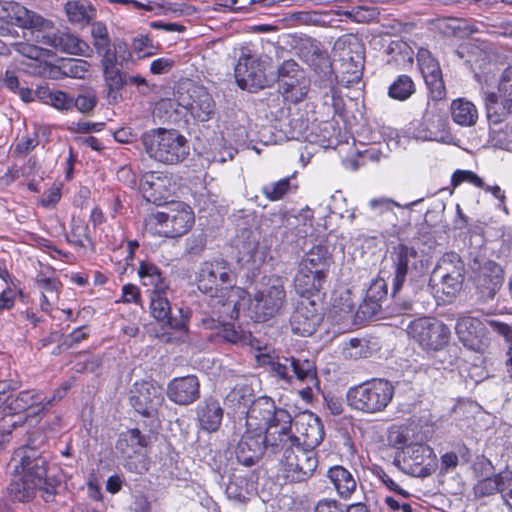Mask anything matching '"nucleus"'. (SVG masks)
Masks as SVG:
<instances>
[{
    "instance_id": "nucleus-38",
    "label": "nucleus",
    "mask_w": 512,
    "mask_h": 512,
    "mask_svg": "<svg viewBox=\"0 0 512 512\" xmlns=\"http://www.w3.org/2000/svg\"><path fill=\"white\" fill-rule=\"evenodd\" d=\"M434 458L433 450L427 445L413 444L404 450V462L411 469L429 466Z\"/></svg>"
},
{
    "instance_id": "nucleus-14",
    "label": "nucleus",
    "mask_w": 512,
    "mask_h": 512,
    "mask_svg": "<svg viewBox=\"0 0 512 512\" xmlns=\"http://www.w3.org/2000/svg\"><path fill=\"white\" fill-rule=\"evenodd\" d=\"M167 290H152L150 294V313L154 319L165 326L189 331V313L184 314L182 309L178 310L179 317L171 315V306L166 297Z\"/></svg>"
},
{
    "instance_id": "nucleus-25",
    "label": "nucleus",
    "mask_w": 512,
    "mask_h": 512,
    "mask_svg": "<svg viewBox=\"0 0 512 512\" xmlns=\"http://www.w3.org/2000/svg\"><path fill=\"white\" fill-rule=\"evenodd\" d=\"M266 255V248L260 245L255 236L250 234L238 247V262L249 269L262 265Z\"/></svg>"
},
{
    "instance_id": "nucleus-59",
    "label": "nucleus",
    "mask_w": 512,
    "mask_h": 512,
    "mask_svg": "<svg viewBox=\"0 0 512 512\" xmlns=\"http://www.w3.org/2000/svg\"><path fill=\"white\" fill-rule=\"evenodd\" d=\"M512 93V66L508 67L502 73L498 83V94L497 96H503Z\"/></svg>"
},
{
    "instance_id": "nucleus-10",
    "label": "nucleus",
    "mask_w": 512,
    "mask_h": 512,
    "mask_svg": "<svg viewBox=\"0 0 512 512\" xmlns=\"http://www.w3.org/2000/svg\"><path fill=\"white\" fill-rule=\"evenodd\" d=\"M267 63L253 56H242L235 67V78L242 89L257 91L273 80L266 74Z\"/></svg>"
},
{
    "instance_id": "nucleus-7",
    "label": "nucleus",
    "mask_w": 512,
    "mask_h": 512,
    "mask_svg": "<svg viewBox=\"0 0 512 512\" xmlns=\"http://www.w3.org/2000/svg\"><path fill=\"white\" fill-rule=\"evenodd\" d=\"M285 301L284 287L278 278H270L262 284L248 304L257 321H266L279 313Z\"/></svg>"
},
{
    "instance_id": "nucleus-50",
    "label": "nucleus",
    "mask_w": 512,
    "mask_h": 512,
    "mask_svg": "<svg viewBox=\"0 0 512 512\" xmlns=\"http://www.w3.org/2000/svg\"><path fill=\"white\" fill-rule=\"evenodd\" d=\"M343 353L348 358L360 359L369 357L371 349L366 340L353 338L344 345Z\"/></svg>"
},
{
    "instance_id": "nucleus-58",
    "label": "nucleus",
    "mask_w": 512,
    "mask_h": 512,
    "mask_svg": "<svg viewBox=\"0 0 512 512\" xmlns=\"http://www.w3.org/2000/svg\"><path fill=\"white\" fill-rule=\"evenodd\" d=\"M97 100L92 95H79L76 99L72 98V109L75 107L82 113H88L94 109Z\"/></svg>"
},
{
    "instance_id": "nucleus-1",
    "label": "nucleus",
    "mask_w": 512,
    "mask_h": 512,
    "mask_svg": "<svg viewBox=\"0 0 512 512\" xmlns=\"http://www.w3.org/2000/svg\"><path fill=\"white\" fill-rule=\"evenodd\" d=\"M233 274L224 260L204 262L198 272V289L211 295L210 305L213 313L218 315L222 324V336L231 343H238L244 338L242 331L237 330L228 321L235 320L240 311L248 305V294L240 287H219L232 282Z\"/></svg>"
},
{
    "instance_id": "nucleus-46",
    "label": "nucleus",
    "mask_w": 512,
    "mask_h": 512,
    "mask_svg": "<svg viewBox=\"0 0 512 512\" xmlns=\"http://www.w3.org/2000/svg\"><path fill=\"white\" fill-rule=\"evenodd\" d=\"M509 478V473H503L491 478L479 481L475 486V493L479 496H487L495 492H505V486Z\"/></svg>"
},
{
    "instance_id": "nucleus-60",
    "label": "nucleus",
    "mask_w": 512,
    "mask_h": 512,
    "mask_svg": "<svg viewBox=\"0 0 512 512\" xmlns=\"http://www.w3.org/2000/svg\"><path fill=\"white\" fill-rule=\"evenodd\" d=\"M140 290L134 284H125L122 288V302L124 303H139Z\"/></svg>"
},
{
    "instance_id": "nucleus-23",
    "label": "nucleus",
    "mask_w": 512,
    "mask_h": 512,
    "mask_svg": "<svg viewBox=\"0 0 512 512\" xmlns=\"http://www.w3.org/2000/svg\"><path fill=\"white\" fill-rule=\"evenodd\" d=\"M418 65L426 84L430 87L437 97H442L444 84L439 63L431 56L427 50L418 52Z\"/></svg>"
},
{
    "instance_id": "nucleus-63",
    "label": "nucleus",
    "mask_w": 512,
    "mask_h": 512,
    "mask_svg": "<svg viewBox=\"0 0 512 512\" xmlns=\"http://www.w3.org/2000/svg\"><path fill=\"white\" fill-rule=\"evenodd\" d=\"M37 285L42 292H45V294L55 296L57 298L59 282L56 280L46 277L38 278Z\"/></svg>"
},
{
    "instance_id": "nucleus-36",
    "label": "nucleus",
    "mask_w": 512,
    "mask_h": 512,
    "mask_svg": "<svg viewBox=\"0 0 512 512\" xmlns=\"http://www.w3.org/2000/svg\"><path fill=\"white\" fill-rule=\"evenodd\" d=\"M290 366L296 379L306 384L305 391L311 392L312 388H318L316 367L312 361L291 358Z\"/></svg>"
},
{
    "instance_id": "nucleus-45",
    "label": "nucleus",
    "mask_w": 512,
    "mask_h": 512,
    "mask_svg": "<svg viewBox=\"0 0 512 512\" xmlns=\"http://www.w3.org/2000/svg\"><path fill=\"white\" fill-rule=\"evenodd\" d=\"M464 278H454L452 277H433L432 281L434 282V287L436 289V293L441 295L443 301L452 300L461 290L462 282Z\"/></svg>"
},
{
    "instance_id": "nucleus-20",
    "label": "nucleus",
    "mask_w": 512,
    "mask_h": 512,
    "mask_svg": "<svg viewBox=\"0 0 512 512\" xmlns=\"http://www.w3.org/2000/svg\"><path fill=\"white\" fill-rule=\"evenodd\" d=\"M321 314L313 301L305 299L300 302L291 317V327L294 333L310 336L321 322Z\"/></svg>"
},
{
    "instance_id": "nucleus-12",
    "label": "nucleus",
    "mask_w": 512,
    "mask_h": 512,
    "mask_svg": "<svg viewBox=\"0 0 512 512\" xmlns=\"http://www.w3.org/2000/svg\"><path fill=\"white\" fill-rule=\"evenodd\" d=\"M7 494L14 502H29L39 494L46 502L56 494L55 484L38 485V482L24 478L12 471V478L7 487Z\"/></svg>"
},
{
    "instance_id": "nucleus-51",
    "label": "nucleus",
    "mask_w": 512,
    "mask_h": 512,
    "mask_svg": "<svg viewBox=\"0 0 512 512\" xmlns=\"http://www.w3.org/2000/svg\"><path fill=\"white\" fill-rule=\"evenodd\" d=\"M67 238L74 245L84 247L85 242L90 241L88 225L83 220L73 219Z\"/></svg>"
},
{
    "instance_id": "nucleus-64",
    "label": "nucleus",
    "mask_w": 512,
    "mask_h": 512,
    "mask_svg": "<svg viewBox=\"0 0 512 512\" xmlns=\"http://www.w3.org/2000/svg\"><path fill=\"white\" fill-rule=\"evenodd\" d=\"M314 512H345V510L335 500L325 499L317 503Z\"/></svg>"
},
{
    "instance_id": "nucleus-42",
    "label": "nucleus",
    "mask_w": 512,
    "mask_h": 512,
    "mask_svg": "<svg viewBox=\"0 0 512 512\" xmlns=\"http://www.w3.org/2000/svg\"><path fill=\"white\" fill-rule=\"evenodd\" d=\"M91 36L93 39V46L97 53L101 56L115 54L111 50V39L109 36L108 28L103 22H94L91 27Z\"/></svg>"
},
{
    "instance_id": "nucleus-37",
    "label": "nucleus",
    "mask_w": 512,
    "mask_h": 512,
    "mask_svg": "<svg viewBox=\"0 0 512 512\" xmlns=\"http://www.w3.org/2000/svg\"><path fill=\"white\" fill-rule=\"evenodd\" d=\"M433 277L464 278V264L457 254L447 253L440 258Z\"/></svg>"
},
{
    "instance_id": "nucleus-9",
    "label": "nucleus",
    "mask_w": 512,
    "mask_h": 512,
    "mask_svg": "<svg viewBox=\"0 0 512 512\" xmlns=\"http://www.w3.org/2000/svg\"><path fill=\"white\" fill-rule=\"evenodd\" d=\"M284 477L290 481H304L312 476L318 460L315 452L299 445L286 448L281 461Z\"/></svg>"
},
{
    "instance_id": "nucleus-16",
    "label": "nucleus",
    "mask_w": 512,
    "mask_h": 512,
    "mask_svg": "<svg viewBox=\"0 0 512 512\" xmlns=\"http://www.w3.org/2000/svg\"><path fill=\"white\" fill-rule=\"evenodd\" d=\"M164 401L162 390L150 382L135 383L130 403L141 415L153 416Z\"/></svg>"
},
{
    "instance_id": "nucleus-43",
    "label": "nucleus",
    "mask_w": 512,
    "mask_h": 512,
    "mask_svg": "<svg viewBox=\"0 0 512 512\" xmlns=\"http://www.w3.org/2000/svg\"><path fill=\"white\" fill-rule=\"evenodd\" d=\"M293 177H286L269 183L261 188L263 195L270 201H278L285 195L296 191L297 185L292 183Z\"/></svg>"
},
{
    "instance_id": "nucleus-47",
    "label": "nucleus",
    "mask_w": 512,
    "mask_h": 512,
    "mask_svg": "<svg viewBox=\"0 0 512 512\" xmlns=\"http://www.w3.org/2000/svg\"><path fill=\"white\" fill-rule=\"evenodd\" d=\"M170 215L164 212L152 213L145 218V229L152 234L169 236Z\"/></svg>"
},
{
    "instance_id": "nucleus-17",
    "label": "nucleus",
    "mask_w": 512,
    "mask_h": 512,
    "mask_svg": "<svg viewBox=\"0 0 512 512\" xmlns=\"http://www.w3.org/2000/svg\"><path fill=\"white\" fill-rule=\"evenodd\" d=\"M459 340L467 348L484 352L487 348V337L483 323L474 317L464 316L458 319L455 326Z\"/></svg>"
},
{
    "instance_id": "nucleus-56",
    "label": "nucleus",
    "mask_w": 512,
    "mask_h": 512,
    "mask_svg": "<svg viewBox=\"0 0 512 512\" xmlns=\"http://www.w3.org/2000/svg\"><path fill=\"white\" fill-rule=\"evenodd\" d=\"M48 102L51 106L61 111H68L72 109V97L63 91L50 92L48 95Z\"/></svg>"
},
{
    "instance_id": "nucleus-44",
    "label": "nucleus",
    "mask_w": 512,
    "mask_h": 512,
    "mask_svg": "<svg viewBox=\"0 0 512 512\" xmlns=\"http://www.w3.org/2000/svg\"><path fill=\"white\" fill-rule=\"evenodd\" d=\"M499 100L501 102L503 110H505L508 114H512V93L509 94V96H497V94L493 92L486 93L484 101L487 111V117L494 123L500 121L499 115L497 114Z\"/></svg>"
},
{
    "instance_id": "nucleus-55",
    "label": "nucleus",
    "mask_w": 512,
    "mask_h": 512,
    "mask_svg": "<svg viewBox=\"0 0 512 512\" xmlns=\"http://www.w3.org/2000/svg\"><path fill=\"white\" fill-rule=\"evenodd\" d=\"M451 182L454 187L463 182H469L476 187H483L484 185L482 179L476 173L469 170H457L452 175Z\"/></svg>"
},
{
    "instance_id": "nucleus-5",
    "label": "nucleus",
    "mask_w": 512,
    "mask_h": 512,
    "mask_svg": "<svg viewBox=\"0 0 512 512\" xmlns=\"http://www.w3.org/2000/svg\"><path fill=\"white\" fill-rule=\"evenodd\" d=\"M11 26L47 31L52 29L54 24L51 20L28 10L17 2L2 3L0 1V36L11 35Z\"/></svg>"
},
{
    "instance_id": "nucleus-49",
    "label": "nucleus",
    "mask_w": 512,
    "mask_h": 512,
    "mask_svg": "<svg viewBox=\"0 0 512 512\" xmlns=\"http://www.w3.org/2000/svg\"><path fill=\"white\" fill-rule=\"evenodd\" d=\"M131 50L139 59H141L155 55L158 47L154 45L149 36L140 34L133 38Z\"/></svg>"
},
{
    "instance_id": "nucleus-11",
    "label": "nucleus",
    "mask_w": 512,
    "mask_h": 512,
    "mask_svg": "<svg viewBox=\"0 0 512 512\" xmlns=\"http://www.w3.org/2000/svg\"><path fill=\"white\" fill-rule=\"evenodd\" d=\"M296 433L290 436L291 424L288 429V437H284L278 444L299 445L312 451L322 442L324 427L320 419L312 413H304L296 419Z\"/></svg>"
},
{
    "instance_id": "nucleus-21",
    "label": "nucleus",
    "mask_w": 512,
    "mask_h": 512,
    "mask_svg": "<svg viewBox=\"0 0 512 512\" xmlns=\"http://www.w3.org/2000/svg\"><path fill=\"white\" fill-rule=\"evenodd\" d=\"M10 409L14 413H24L23 423L28 418H34L39 416L45 410V396L42 392L36 390H25L19 392L11 401ZM20 423V421H19ZM18 422L13 423V426Z\"/></svg>"
},
{
    "instance_id": "nucleus-24",
    "label": "nucleus",
    "mask_w": 512,
    "mask_h": 512,
    "mask_svg": "<svg viewBox=\"0 0 512 512\" xmlns=\"http://www.w3.org/2000/svg\"><path fill=\"white\" fill-rule=\"evenodd\" d=\"M118 60L115 54H107L101 59L103 76L108 89V98L114 102L118 99V91L124 86V75L117 67Z\"/></svg>"
},
{
    "instance_id": "nucleus-52",
    "label": "nucleus",
    "mask_w": 512,
    "mask_h": 512,
    "mask_svg": "<svg viewBox=\"0 0 512 512\" xmlns=\"http://www.w3.org/2000/svg\"><path fill=\"white\" fill-rule=\"evenodd\" d=\"M164 182L165 179L154 172L145 175L141 183V188L149 201L158 200L156 192H160L161 188L164 186Z\"/></svg>"
},
{
    "instance_id": "nucleus-19",
    "label": "nucleus",
    "mask_w": 512,
    "mask_h": 512,
    "mask_svg": "<svg viewBox=\"0 0 512 512\" xmlns=\"http://www.w3.org/2000/svg\"><path fill=\"white\" fill-rule=\"evenodd\" d=\"M265 442V434L246 428L235 449L238 462L244 466L254 465L264 452Z\"/></svg>"
},
{
    "instance_id": "nucleus-3",
    "label": "nucleus",
    "mask_w": 512,
    "mask_h": 512,
    "mask_svg": "<svg viewBox=\"0 0 512 512\" xmlns=\"http://www.w3.org/2000/svg\"><path fill=\"white\" fill-rule=\"evenodd\" d=\"M141 142L149 158L163 164H178L189 155L187 139L174 129H150L142 134Z\"/></svg>"
},
{
    "instance_id": "nucleus-53",
    "label": "nucleus",
    "mask_w": 512,
    "mask_h": 512,
    "mask_svg": "<svg viewBox=\"0 0 512 512\" xmlns=\"http://www.w3.org/2000/svg\"><path fill=\"white\" fill-rule=\"evenodd\" d=\"M344 15L352 21L366 23L376 19L378 12L373 7L360 6L350 11L344 12Z\"/></svg>"
},
{
    "instance_id": "nucleus-2",
    "label": "nucleus",
    "mask_w": 512,
    "mask_h": 512,
    "mask_svg": "<svg viewBox=\"0 0 512 512\" xmlns=\"http://www.w3.org/2000/svg\"><path fill=\"white\" fill-rule=\"evenodd\" d=\"M291 415L284 409H276L269 397H260L253 401L244 417L247 429L265 434L267 443L277 446L284 437H288Z\"/></svg>"
},
{
    "instance_id": "nucleus-32",
    "label": "nucleus",
    "mask_w": 512,
    "mask_h": 512,
    "mask_svg": "<svg viewBox=\"0 0 512 512\" xmlns=\"http://www.w3.org/2000/svg\"><path fill=\"white\" fill-rule=\"evenodd\" d=\"M256 360L260 366L268 368L270 372L274 373L280 379L291 382V358H279L271 354L261 353L256 355Z\"/></svg>"
},
{
    "instance_id": "nucleus-54",
    "label": "nucleus",
    "mask_w": 512,
    "mask_h": 512,
    "mask_svg": "<svg viewBox=\"0 0 512 512\" xmlns=\"http://www.w3.org/2000/svg\"><path fill=\"white\" fill-rule=\"evenodd\" d=\"M304 72L299 68L298 64L293 60L284 61L278 68V84H283L284 79H293L299 77Z\"/></svg>"
},
{
    "instance_id": "nucleus-57",
    "label": "nucleus",
    "mask_w": 512,
    "mask_h": 512,
    "mask_svg": "<svg viewBox=\"0 0 512 512\" xmlns=\"http://www.w3.org/2000/svg\"><path fill=\"white\" fill-rule=\"evenodd\" d=\"M387 295V285L384 279H376L372 281L367 290V298L371 301H381Z\"/></svg>"
},
{
    "instance_id": "nucleus-35",
    "label": "nucleus",
    "mask_w": 512,
    "mask_h": 512,
    "mask_svg": "<svg viewBox=\"0 0 512 512\" xmlns=\"http://www.w3.org/2000/svg\"><path fill=\"white\" fill-rule=\"evenodd\" d=\"M309 88V80L304 73L293 79H284L279 90L284 99L291 103H298L304 99Z\"/></svg>"
},
{
    "instance_id": "nucleus-40",
    "label": "nucleus",
    "mask_w": 512,
    "mask_h": 512,
    "mask_svg": "<svg viewBox=\"0 0 512 512\" xmlns=\"http://www.w3.org/2000/svg\"><path fill=\"white\" fill-rule=\"evenodd\" d=\"M168 397L180 405L192 402V378L181 377L174 379L168 386Z\"/></svg>"
},
{
    "instance_id": "nucleus-29",
    "label": "nucleus",
    "mask_w": 512,
    "mask_h": 512,
    "mask_svg": "<svg viewBox=\"0 0 512 512\" xmlns=\"http://www.w3.org/2000/svg\"><path fill=\"white\" fill-rule=\"evenodd\" d=\"M327 477L342 498H349L356 490L357 482L352 473L343 466H334L327 471Z\"/></svg>"
},
{
    "instance_id": "nucleus-18",
    "label": "nucleus",
    "mask_w": 512,
    "mask_h": 512,
    "mask_svg": "<svg viewBox=\"0 0 512 512\" xmlns=\"http://www.w3.org/2000/svg\"><path fill=\"white\" fill-rule=\"evenodd\" d=\"M41 43L63 53L90 57L93 54L89 44L69 32L57 31L42 36Z\"/></svg>"
},
{
    "instance_id": "nucleus-41",
    "label": "nucleus",
    "mask_w": 512,
    "mask_h": 512,
    "mask_svg": "<svg viewBox=\"0 0 512 512\" xmlns=\"http://www.w3.org/2000/svg\"><path fill=\"white\" fill-rule=\"evenodd\" d=\"M215 103L204 87L194 88V118L206 121L213 115Z\"/></svg>"
},
{
    "instance_id": "nucleus-26",
    "label": "nucleus",
    "mask_w": 512,
    "mask_h": 512,
    "mask_svg": "<svg viewBox=\"0 0 512 512\" xmlns=\"http://www.w3.org/2000/svg\"><path fill=\"white\" fill-rule=\"evenodd\" d=\"M332 263L329 249L326 246L317 245L305 254L299 266L326 278Z\"/></svg>"
},
{
    "instance_id": "nucleus-48",
    "label": "nucleus",
    "mask_w": 512,
    "mask_h": 512,
    "mask_svg": "<svg viewBox=\"0 0 512 512\" xmlns=\"http://www.w3.org/2000/svg\"><path fill=\"white\" fill-rule=\"evenodd\" d=\"M415 91L412 79L406 75L399 76L389 87V96L396 100H406Z\"/></svg>"
},
{
    "instance_id": "nucleus-27",
    "label": "nucleus",
    "mask_w": 512,
    "mask_h": 512,
    "mask_svg": "<svg viewBox=\"0 0 512 512\" xmlns=\"http://www.w3.org/2000/svg\"><path fill=\"white\" fill-rule=\"evenodd\" d=\"M355 306L350 290L340 289L333 294L329 316L336 323L351 321Z\"/></svg>"
},
{
    "instance_id": "nucleus-34",
    "label": "nucleus",
    "mask_w": 512,
    "mask_h": 512,
    "mask_svg": "<svg viewBox=\"0 0 512 512\" xmlns=\"http://www.w3.org/2000/svg\"><path fill=\"white\" fill-rule=\"evenodd\" d=\"M65 13L72 24L84 25L95 17V9L87 0H71L65 4Z\"/></svg>"
},
{
    "instance_id": "nucleus-61",
    "label": "nucleus",
    "mask_w": 512,
    "mask_h": 512,
    "mask_svg": "<svg viewBox=\"0 0 512 512\" xmlns=\"http://www.w3.org/2000/svg\"><path fill=\"white\" fill-rule=\"evenodd\" d=\"M84 329V326L79 327L63 338V345H65L66 349H70L86 339L87 334L84 332Z\"/></svg>"
},
{
    "instance_id": "nucleus-33",
    "label": "nucleus",
    "mask_w": 512,
    "mask_h": 512,
    "mask_svg": "<svg viewBox=\"0 0 512 512\" xmlns=\"http://www.w3.org/2000/svg\"><path fill=\"white\" fill-rule=\"evenodd\" d=\"M223 411L218 402L209 400L198 410L199 425L208 432L216 431L221 423Z\"/></svg>"
},
{
    "instance_id": "nucleus-22",
    "label": "nucleus",
    "mask_w": 512,
    "mask_h": 512,
    "mask_svg": "<svg viewBox=\"0 0 512 512\" xmlns=\"http://www.w3.org/2000/svg\"><path fill=\"white\" fill-rule=\"evenodd\" d=\"M477 290L483 300L492 299L503 283V270L494 263L487 262L480 269L477 276Z\"/></svg>"
},
{
    "instance_id": "nucleus-62",
    "label": "nucleus",
    "mask_w": 512,
    "mask_h": 512,
    "mask_svg": "<svg viewBox=\"0 0 512 512\" xmlns=\"http://www.w3.org/2000/svg\"><path fill=\"white\" fill-rule=\"evenodd\" d=\"M61 198V190L57 186L51 187L44 193L40 203L43 207L49 208L55 206Z\"/></svg>"
},
{
    "instance_id": "nucleus-31",
    "label": "nucleus",
    "mask_w": 512,
    "mask_h": 512,
    "mask_svg": "<svg viewBox=\"0 0 512 512\" xmlns=\"http://www.w3.org/2000/svg\"><path fill=\"white\" fill-rule=\"evenodd\" d=\"M325 280V277L317 275L307 269L305 271V268L299 266L294 279V286L299 294L310 295L320 291Z\"/></svg>"
},
{
    "instance_id": "nucleus-15",
    "label": "nucleus",
    "mask_w": 512,
    "mask_h": 512,
    "mask_svg": "<svg viewBox=\"0 0 512 512\" xmlns=\"http://www.w3.org/2000/svg\"><path fill=\"white\" fill-rule=\"evenodd\" d=\"M391 259L394 267L393 291L401 289L405 282L409 269L422 267V259L414 247L406 244H398L391 252Z\"/></svg>"
},
{
    "instance_id": "nucleus-8",
    "label": "nucleus",
    "mask_w": 512,
    "mask_h": 512,
    "mask_svg": "<svg viewBox=\"0 0 512 512\" xmlns=\"http://www.w3.org/2000/svg\"><path fill=\"white\" fill-rule=\"evenodd\" d=\"M10 465L13 472L38 482V485L55 484L47 477V460L34 447L27 445L16 449Z\"/></svg>"
},
{
    "instance_id": "nucleus-4",
    "label": "nucleus",
    "mask_w": 512,
    "mask_h": 512,
    "mask_svg": "<svg viewBox=\"0 0 512 512\" xmlns=\"http://www.w3.org/2000/svg\"><path fill=\"white\" fill-rule=\"evenodd\" d=\"M393 395L394 387L390 382L374 379L350 388L347 400L353 409L374 414L384 411Z\"/></svg>"
},
{
    "instance_id": "nucleus-28",
    "label": "nucleus",
    "mask_w": 512,
    "mask_h": 512,
    "mask_svg": "<svg viewBox=\"0 0 512 512\" xmlns=\"http://www.w3.org/2000/svg\"><path fill=\"white\" fill-rule=\"evenodd\" d=\"M450 114L453 122L462 127L474 126L479 117L476 105L466 98L453 100L450 105Z\"/></svg>"
},
{
    "instance_id": "nucleus-13",
    "label": "nucleus",
    "mask_w": 512,
    "mask_h": 512,
    "mask_svg": "<svg viewBox=\"0 0 512 512\" xmlns=\"http://www.w3.org/2000/svg\"><path fill=\"white\" fill-rule=\"evenodd\" d=\"M147 445L145 437L138 429H130L117 442V449L126 459L125 467L137 474L147 471V463L142 455V449Z\"/></svg>"
},
{
    "instance_id": "nucleus-39",
    "label": "nucleus",
    "mask_w": 512,
    "mask_h": 512,
    "mask_svg": "<svg viewBox=\"0 0 512 512\" xmlns=\"http://www.w3.org/2000/svg\"><path fill=\"white\" fill-rule=\"evenodd\" d=\"M138 276L144 286H150L153 290H168L169 288L159 267L151 262L142 261L140 263Z\"/></svg>"
},
{
    "instance_id": "nucleus-6",
    "label": "nucleus",
    "mask_w": 512,
    "mask_h": 512,
    "mask_svg": "<svg viewBox=\"0 0 512 512\" xmlns=\"http://www.w3.org/2000/svg\"><path fill=\"white\" fill-rule=\"evenodd\" d=\"M410 336L426 351L444 349L451 337L449 327L436 318L423 317L409 326Z\"/></svg>"
},
{
    "instance_id": "nucleus-30",
    "label": "nucleus",
    "mask_w": 512,
    "mask_h": 512,
    "mask_svg": "<svg viewBox=\"0 0 512 512\" xmlns=\"http://www.w3.org/2000/svg\"><path fill=\"white\" fill-rule=\"evenodd\" d=\"M173 211L175 214L170 215V228H168V237H178L187 233L191 227L192 212L190 206L185 203H174Z\"/></svg>"
}]
</instances>
